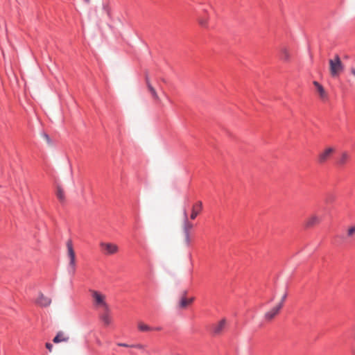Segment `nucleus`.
I'll use <instances>...</instances> for the list:
<instances>
[{
    "mask_svg": "<svg viewBox=\"0 0 355 355\" xmlns=\"http://www.w3.org/2000/svg\"><path fill=\"white\" fill-rule=\"evenodd\" d=\"M93 299L94 305L97 308H101L103 310H108L109 305L106 302V296L95 290H90Z\"/></svg>",
    "mask_w": 355,
    "mask_h": 355,
    "instance_id": "obj_1",
    "label": "nucleus"
},
{
    "mask_svg": "<svg viewBox=\"0 0 355 355\" xmlns=\"http://www.w3.org/2000/svg\"><path fill=\"white\" fill-rule=\"evenodd\" d=\"M329 62V70L332 77H338L343 71V65L340 58L336 55L334 59H331Z\"/></svg>",
    "mask_w": 355,
    "mask_h": 355,
    "instance_id": "obj_2",
    "label": "nucleus"
},
{
    "mask_svg": "<svg viewBox=\"0 0 355 355\" xmlns=\"http://www.w3.org/2000/svg\"><path fill=\"white\" fill-rule=\"evenodd\" d=\"M335 152L336 148L333 146L326 147L318 153L317 156V162L320 165L325 164L331 159Z\"/></svg>",
    "mask_w": 355,
    "mask_h": 355,
    "instance_id": "obj_3",
    "label": "nucleus"
},
{
    "mask_svg": "<svg viewBox=\"0 0 355 355\" xmlns=\"http://www.w3.org/2000/svg\"><path fill=\"white\" fill-rule=\"evenodd\" d=\"M100 247L102 252L106 255H112L119 251L118 245L112 243L101 242Z\"/></svg>",
    "mask_w": 355,
    "mask_h": 355,
    "instance_id": "obj_4",
    "label": "nucleus"
},
{
    "mask_svg": "<svg viewBox=\"0 0 355 355\" xmlns=\"http://www.w3.org/2000/svg\"><path fill=\"white\" fill-rule=\"evenodd\" d=\"M67 256L69 258V266L72 268V271H75L76 267V254L73 247L71 240H68L67 242Z\"/></svg>",
    "mask_w": 355,
    "mask_h": 355,
    "instance_id": "obj_5",
    "label": "nucleus"
},
{
    "mask_svg": "<svg viewBox=\"0 0 355 355\" xmlns=\"http://www.w3.org/2000/svg\"><path fill=\"white\" fill-rule=\"evenodd\" d=\"M282 309V303H278L276 306L265 313L264 319L266 321L272 320L279 313Z\"/></svg>",
    "mask_w": 355,
    "mask_h": 355,
    "instance_id": "obj_6",
    "label": "nucleus"
},
{
    "mask_svg": "<svg viewBox=\"0 0 355 355\" xmlns=\"http://www.w3.org/2000/svg\"><path fill=\"white\" fill-rule=\"evenodd\" d=\"M350 159V154L347 151L342 152L337 157L336 164L338 167H344Z\"/></svg>",
    "mask_w": 355,
    "mask_h": 355,
    "instance_id": "obj_7",
    "label": "nucleus"
},
{
    "mask_svg": "<svg viewBox=\"0 0 355 355\" xmlns=\"http://www.w3.org/2000/svg\"><path fill=\"white\" fill-rule=\"evenodd\" d=\"M313 84L315 87L316 92L318 94L320 100L324 102L327 101L329 99V95L323 86L317 81H313Z\"/></svg>",
    "mask_w": 355,
    "mask_h": 355,
    "instance_id": "obj_8",
    "label": "nucleus"
},
{
    "mask_svg": "<svg viewBox=\"0 0 355 355\" xmlns=\"http://www.w3.org/2000/svg\"><path fill=\"white\" fill-rule=\"evenodd\" d=\"M51 303V299L42 293H40L36 300V304L40 306H48Z\"/></svg>",
    "mask_w": 355,
    "mask_h": 355,
    "instance_id": "obj_9",
    "label": "nucleus"
},
{
    "mask_svg": "<svg viewBox=\"0 0 355 355\" xmlns=\"http://www.w3.org/2000/svg\"><path fill=\"white\" fill-rule=\"evenodd\" d=\"M227 324L226 319H222L218 323L215 324L213 326V332L214 334L218 335L220 334L223 330L225 329Z\"/></svg>",
    "mask_w": 355,
    "mask_h": 355,
    "instance_id": "obj_10",
    "label": "nucleus"
},
{
    "mask_svg": "<svg viewBox=\"0 0 355 355\" xmlns=\"http://www.w3.org/2000/svg\"><path fill=\"white\" fill-rule=\"evenodd\" d=\"M146 83L149 92L150 93L153 99L157 103L160 102V98H159V96L157 95V93L155 89L152 86L151 83H150V80H149L148 75L146 76Z\"/></svg>",
    "mask_w": 355,
    "mask_h": 355,
    "instance_id": "obj_11",
    "label": "nucleus"
},
{
    "mask_svg": "<svg viewBox=\"0 0 355 355\" xmlns=\"http://www.w3.org/2000/svg\"><path fill=\"white\" fill-rule=\"evenodd\" d=\"M202 203L200 202H196L194 203L191 207V213L190 215V218L192 220H194L198 214L202 210Z\"/></svg>",
    "mask_w": 355,
    "mask_h": 355,
    "instance_id": "obj_12",
    "label": "nucleus"
},
{
    "mask_svg": "<svg viewBox=\"0 0 355 355\" xmlns=\"http://www.w3.org/2000/svg\"><path fill=\"white\" fill-rule=\"evenodd\" d=\"M104 311L101 314L100 318L103 321L105 325L107 326L112 323V318L110 315V307L108 310H103Z\"/></svg>",
    "mask_w": 355,
    "mask_h": 355,
    "instance_id": "obj_13",
    "label": "nucleus"
},
{
    "mask_svg": "<svg viewBox=\"0 0 355 355\" xmlns=\"http://www.w3.org/2000/svg\"><path fill=\"white\" fill-rule=\"evenodd\" d=\"M69 340V337L67 336L63 331H59L53 338V341L55 343H59L60 342H67Z\"/></svg>",
    "mask_w": 355,
    "mask_h": 355,
    "instance_id": "obj_14",
    "label": "nucleus"
},
{
    "mask_svg": "<svg viewBox=\"0 0 355 355\" xmlns=\"http://www.w3.org/2000/svg\"><path fill=\"white\" fill-rule=\"evenodd\" d=\"M193 226V224L188 220L187 213L184 211V220L182 225L183 233H190Z\"/></svg>",
    "mask_w": 355,
    "mask_h": 355,
    "instance_id": "obj_15",
    "label": "nucleus"
},
{
    "mask_svg": "<svg viewBox=\"0 0 355 355\" xmlns=\"http://www.w3.org/2000/svg\"><path fill=\"white\" fill-rule=\"evenodd\" d=\"M279 58L283 61L287 62L290 60V53L286 47L282 46L279 50Z\"/></svg>",
    "mask_w": 355,
    "mask_h": 355,
    "instance_id": "obj_16",
    "label": "nucleus"
},
{
    "mask_svg": "<svg viewBox=\"0 0 355 355\" xmlns=\"http://www.w3.org/2000/svg\"><path fill=\"white\" fill-rule=\"evenodd\" d=\"M320 223V219L316 216H311L308 218L305 223V226L306 227H312Z\"/></svg>",
    "mask_w": 355,
    "mask_h": 355,
    "instance_id": "obj_17",
    "label": "nucleus"
},
{
    "mask_svg": "<svg viewBox=\"0 0 355 355\" xmlns=\"http://www.w3.org/2000/svg\"><path fill=\"white\" fill-rule=\"evenodd\" d=\"M186 295H187V291H184L182 293V297L180 300V302L178 304L179 309H186L189 306L188 302H187V298L186 297Z\"/></svg>",
    "mask_w": 355,
    "mask_h": 355,
    "instance_id": "obj_18",
    "label": "nucleus"
},
{
    "mask_svg": "<svg viewBox=\"0 0 355 355\" xmlns=\"http://www.w3.org/2000/svg\"><path fill=\"white\" fill-rule=\"evenodd\" d=\"M137 327L140 331H150L153 330V328L143 322H139L137 324Z\"/></svg>",
    "mask_w": 355,
    "mask_h": 355,
    "instance_id": "obj_19",
    "label": "nucleus"
},
{
    "mask_svg": "<svg viewBox=\"0 0 355 355\" xmlns=\"http://www.w3.org/2000/svg\"><path fill=\"white\" fill-rule=\"evenodd\" d=\"M347 237L349 239H354L355 238V225H352L347 227Z\"/></svg>",
    "mask_w": 355,
    "mask_h": 355,
    "instance_id": "obj_20",
    "label": "nucleus"
},
{
    "mask_svg": "<svg viewBox=\"0 0 355 355\" xmlns=\"http://www.w3.org/2000/svg\"><path fill=\"white\" fill-rule=\"evenodd\" d=\"M198 24L203 28L207 27L208 18L207 17L198 16L197 17Z\"/></svg>",
    "mask_w": 355,
    "mask_h": 355,
    "instance_id": "obj_21",
    "label": "nucleus"
},
{
    "mask_svg": "<svg viewBox=\"0 0 355 355\" xmlns=\"http://www.w3.org/2000/svg\"><path fill=\"white\" fill-rule=\"evenodd\" d=\"M55 193H56L58 198H59L60 200H62V198H64V192L63 189L59 186L57 187V188H56Z\"/></svg>",
    "mask_w": 355,
    "mask_h": 355,
    "instance_id": "obj_22",
    "label": "nucleus"
},
{
    "mask_svg": "<svg viewBox=\"0 0 355 355\" xmlns=\"http://www.w3.org/2000/svg\"><path fill=\"white\" fill-rule=\"evenodd\" d=\"M184 236V242L186 246H189L191 243L190 233H183Z\"/></svg>",
    "mask_w": 355,
    "mask_h": 355,
    "instance_id": "obj_23",
    "label": "nucleus"
},
{
    "mask_svg": "<svg viewBox=\"0 0 355 355\" xmlns=\"http://www.w3.org/2000/svg\"><path fill=\"white\" fill-rule=\"evenodd\" d=\"M132 347H136L137 349H142L144 348V346L143 345H141V344H137V345H131Z\"/></svg>",
    "mask_w": 355,
    "mask_h": 355,
    "instance_id": "obj_24",
    "label": "nucleus"
},
{
    "mask_svg": "<svg viewBox=\"0 0 355 355\" xmlns=\"http://www.w3.org/2000/svg\"><path fill=\"white\" fill-rule=\"evenodd\" d=\"M46 347L49 350V352H51L52 349H53V345H52V344H51L49 343H46Z\"/></svg>",
    "mask_w": 355,
    "mask_h": 355,
    "instance_id": "obj_25",
    "label": "nucleus"
},
{
    "mask_svg": "<svg viewBox=\"0 0 355 355\" xmlns=\"http://www.w3.org/2000/svg\"><path fill=\"white\" fill-rule=\"evenodd\" d=\"M286 297H287V293H285L284 294V295L282 296V300H281V301H280V302H279V303H282V306H284V301H285V300H286Z\"/></svg>",
    "mask_w": 355,
    "mask_h": 355,
    "instance_id": "obj_26",
    "label": "nucleus"
},
{
    "mask_svg": "<svg viewBox=\"0 0 355 355\" xmlns=\"http://www.w3.org/2000/svg\"><path fill=\"white\" fill-rule=\"evenodd\" d=\"M117 345L120 346V347H131V345H128V344L121 343H117Z\"/></svg>",
    "mask_w": 355,
    "mask_h": 355,
    "instance_id": "obj_27",
    "label": "nucleus"
},
{
    "mask_svg": "<svg viewBox=\"0 0 355 355\" xmlns=\"http://www.w3.org/2000/svg\"><path fill=\"white\" fill-rule=\"evenodd\" d=\"M194 301V297L187 298L188 304L190 305Z\"/></svg>",
    "mask_w": 355,
    "mask_h": 355,
    "instance_id": "obj_28",
    "label": "nucleus"
},
{
    "mask_svg": "<svg viewBox=\"0 0 355 355\" xmlns=\"http://www.w3.org/2000/svg\"><path fill=\"white\" fill-rule=\"evenodd\" d=\"M44 137H45V139H46V141H47L48 142H50V138H49V135H46V133H44Z\"/></svg>",
    "mask_w": 355,
    "mask_h": 355,
    "instance_id": "obj_29",
    "label": "nucleus"
},
{
    "mask_svg": "<svg viewBox=\"0 0 355 355\" xmlns=\"http://www.w3.org/2000/svg\"><path fill=\"white\" fill-rule=\"evenodd\" d=\"M351 73L355 76V67L351 69Z\"/></svg>",
    "mask_w": 355,
    "mask_h": 355,
    "instance_id": "obj_30",
    "label": "nucleus"
},
{
    "mask_svg": "<svg viewBox=\"0 0 355 355\" xmlns=\"http://www.w3.org/2000/svg\"><path fill=\"white\" fill-rule=\"evenodd\" d=\"M352 354H353V355H355V349H353V350H352Z\"/></svg>",
    "mask_w": 355,
    "mask_h": 355,
    "instance_id": "obj_31",
    "label": "nucleus"
},
{
    "mask_svg": "<svg viewBox=\"0 0 355 355\" xmlns=\"http://www.w3.org/2000/svg\"><path fill=\"white\" fill-rule=\"evenodd\" d=\"M87 1H88L89 0H86Z\"/></svg>",
    "mask_w": 355,
    "mask_h": 355,
    "instance_id": "obj_32",
    "label": "nucleus"
}]
</instances>
